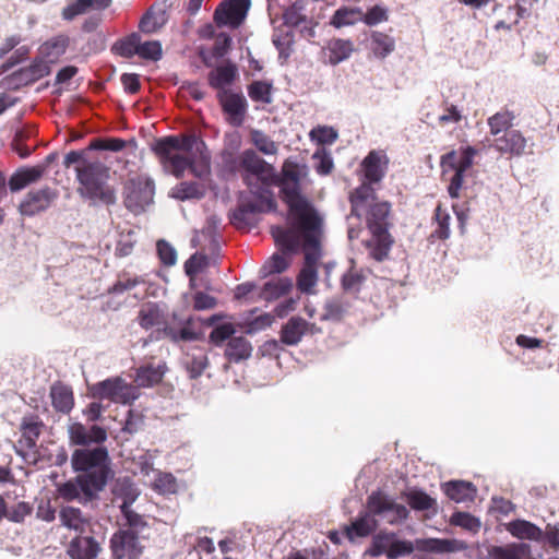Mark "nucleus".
<instances>
[{
    "label": "nucleus",
    "mask_w": 559,
    "mask_h": 559,
    "mask_svg": "<svg viewBox=\"0 0 559 559\" xmlns=\"http://www.w3.org/2000/svg\"><path fill=\"white\" fill-rule=\"evenodd\" d=\"M141 36L133 32L128 36L118 39L111 47V51L122 58L130 59L138 55V46Z\"/></svg>",
    "instance_id": "nucleus-44"
},
{
    "label": "nucleus",
    "mask_w": 559,
    "mask_h": 559,
    "mask_svg": "<svg viewBox=\"0 0 559 559\" xmlns=\"http://www.w3.org/2000/svg\"><path fill=\"white\" fill-rule=\"evenodd\" d=\"M466 544L457 539L428 538L423 540L421 548L429 552L444 554L456 552L466 549Z\"/></svg>",
    "instance_id": "nucleus-38"
},
{
    "label": "nucleus",
    "mask_w": 559,
    "mask_h": 559,
    "mask_svg": "<svg viewBox=\"0 0 559 559\" xmlns=\"http://www.w3.org/2000/svg\"><path fill=\"white\" fill-rule=\"evenodd\" d=\"M238 78V68L231 60H226L216 66L207 74L209 85L217 90V93L231 92L228 90Z\"/></svg>",
    "instance_id": "nucleus-18"
},
{
    "label": "nucleus",
    "mask_w": 559,
    "mask_h": 559,
    "mask_svg": "<svg viewBox=\"0 0 559 559\" xmlns=\"http://www.w3.org/2000/svg\"><path fill=\"white\" fill-rule=\"evenodd\" d=\"M91 395L94 399L109 400L114 403L131 405L140 397V390L126 382L121 377H111L90 386Z\"/></svg>",
    "instance_id": "nucleus-6"
},
{
    "label": "nucleus",
    "mask_w": 559,
    "mask_h": 559,
    "mask_svg": "<svg viewBox=\"0 0 559 559\" xmlns=\"http://www.w3.org/2000/svg\"><path fill=\"white\" fill-rule=\"evenodd\" d=\"M272 83L267 81H253L248 85V95L253 102L271 104Z\"/></svg>",
    "instance_id": "nucleus-51"
},
{
    "label": "nucleus",
    "mask_w": 559,
    "mask_h": 559,
    "mask_svg": "<svg viewBox=\"0 0 559 559\" xmlns=\"http://www.w3.org/2000/svg\"><path fill=\"white\" fill-rule=\"evenodd\" d=\"M378 527V520L372 518L368 509L365 512H360L355 521L350 525L345 526L344 533L349 540H354L358 537H367L373 533Z\"/></svg>",
    "instance_id": "nucleus-25"
},
{
    "label": "nucleus",
    "mask_w": 559,
    "mask_h": 559,
    "mask_svg": "<svg viewBox=\"0 0 559 559\" xmlns=\"http://www.w3.org/2000/svg\"><path fill=\"white\" fill-rule=\"evenodd\" d=\"M252 345L243 336H234L226 343L225 357L230 362H240L251 357Z\"/></svg>",
    "instance_id": "nucleus-33"
},
{
    "label": "nucleus",
    "mask_w": 559,
    "mask_h": 559,
    "mask_svg": "<svg viewBox=\"0 0 559 559\" xmlns=\"http://www.w3.org/2000/svg\"><path fill=\"white\" fill-rule=\"evenodd\" d=\"M205 193L204 185L197 181H182L173 189L171 197L180 201L201 200Z\"/></svg>",
    "instance_id": "nucleus-39"
},
{
    "label": "nucleus",
    "mask_w": 559,
    "mask_h": 559,
    "mask_svg": "<svg viewBox=\"0 0 559 559\" xmlns=\"http://www.w3.org/2000/svg\"><path fill=\"white\" fill-rule=\"evenodd\" d=\"M136 242L135 233L132 229L120 233L119 239L116 245L115 254L123 258L132 253L134 245Z\"/></svg>",
    "instance_id": "nucleus-63"
},
{
    "label": "nucleus",
    "mask_w": 559,
    "mask_h": 559,
    "mask_svg": "<svg viewBox=\"0 0 559 559\" xmlns=\"http://www.w3.org/2000/svg\"><path fill=\"white\" fill-rule=\"evenodd\" d=\"M320 227H321V218L317 214V278L319 277V269H321L322 280L325 282L326 286H332V283L336 280H341V273L336 271V263L333 261H324L323 252L321 248L320 241Z\"/></svg>",
    "instance_id": "nucleus-28"
},
{
    "label": "nucleus",
    "mask_w": 559,
    "mask_h": 559,
    "mask_svg": "<svg viewBox=\"0 0 559 559\" xmlns=\"http://www.w3.org/2000/svg\"><path fill=\"white\" fill-rule=\"evenodd\" d=\"M164 164L171 166L173 175L180 179L183 177L185 170L189 169L191 165V156H185L180 154L159 155Z\"/></svg>",
    "instance_id": "nucleus-55"
},
{
    "label": "nucleus",
    "mask_w": 559,
    "mask_h": 559,
    "mask_svg": "<svg viewBox=\"0 0 559 559\" xmlns=\"http://www.w3.org/2000/svg\"><path fill=\"white\" fill-rule=\"evenodd\" d=\"M507 531L519 539L540 542L543 531L534 523L526 520H514L506 525Z\"/></svg>",
    "instance_id": "nucleus-32"
},
{
    "label": "nucleus",
    "mask_w": 559,
    "mask_h": 559,
    "mask_svg": "<svg viewBox=\"0 0 559 559\" xmlns=\"http://www.w3.org/2000/svg\"><path fill=\"white\" fill-rule=\"evenodd\" d=\"M304 10H305L304 1L302 0L295 1L283 13L284 24L287 27L299 26L306 19V16L304 15Z\"/></svg>",
    "instance_id": "nucleus-58"
},
{
    "label": "nucleus",
    "mask_w": 559,
    "mask_h": 559,
    "mask_svg": "<svg viewBox=\"0 0 559 559\" xmlns=\"http://www.w3.org/2000/svg\"><path fill=\"white\" fill-rule=\"evenodd\" d=\"M367 509L372 518H379L388 524H396L407 519L409 512L405 506L396 503L394 499L378 490L367 498Z\"/></svg>",
    "instance_id": "nucleus-9"
},
{
    "label": "nucleus",
    "mask_w": 559,
    "mask_h": 559,
    "mask_svg": "<svg viewBox=\"0 0 559 559\" xmlns=\"http://www.w3.org/2000/svg\"><path fill=\"white\" fill-rule=\"evenodd\" d=\"M190 171L199 179H206L211 175V156L207 148L191 156Z\"/></svg>",
    "instance_id": "nucleus-49"
},
{
    "label": "nucleus",
    "mask_w": 559,
    "mask_h": 559,
    "mask_svg": "<svg viewBox=\"0 0 559 559\" xmlns=\"http://www.w3.org/2000/svg\"><path fill=\"white\" fill-rule=\"evenodd\" d=\"M531 547L524 543H510L504 546L490 545L487 547L488 559H526Z\"/></svg>",
    "instance_id": "nucleus-24"
},
{
    "label": "nucleus",
    "mask_w": 559,
    "mask_h": 559,
    "mask_svg": "<svg viewBox=\"0 0 559 559\" xmlns=\"http://www.w3.org/2000/svg\"><path fill=\"white\" fill-rule=\"evenodd\" d=\"M53 408L62 414H69L74 406L72 389L63 384H55L50 389Z\"/></svg>",
    "instance_id": "nucleus-37"
},
{
    "label": "nucleus",
    "mask_w": 559,
    "mask_h": 559,
    "mask_svg": "<svg viewBox=\"0 0 559 559\" xmlns=\"http://www.w3.org/2000/svg\"><path fill=\"white\" fill-rule=\"evenodd\" d=\"M166 372V366L165 365H157L154 366L153 364H147L144 366H141L135 371V378L134 381L139 388H152L156 384H158Z\"/></svg>",
    "instance_id": "nucleus-30"
},
{
    "label": "nucleus",
    "mask_w": 559,
    "mask_h": 559,
    "mask_svg": "<svg viewBox=\"0 0 559 559\" xmlns=\"http://www.w3.org/2000/svg\"><path fill=\"white\" fill-rule=\"evenodd\" d=\"M372 238L368 241L367 246L370 249V255L377 260H384L393 245V238L389 230L371 231Z\"/></svg>",
    "instance_id": "nucleus-34"
},
{
    "label": "nucleus",
    "mask_w": 559,
    "mask_h": 559,
    "mask_svg": "<svg viewBox=\"0 0 559 559\" xmlns=\"http://www.w3.org/2000/svg\"><path fill=\"white\" fill-rule=\"evenodd\" d=\"M264 212H267L265 204L258 200H248L241 192L239 204L229 213V221L237 229L248 228L254 225L250 216Z\"/></svg>",
    "instance_id": "nucleus-17"
},
{
    "label": "nucleus",
    "mask_w": 559,
    "mask_h": 559,
    "mask_svg": "<svg viewBox=\"0 0 559 559\" xmlns=\"http://www.w3.org/2000/svg\"><path fill=\"white\" fill-rule=\"evenodd\" d=\"M272 43L278 51V59L285 62L293 52L294 34L290 29L275 28Z\"/></svg>",
    "instance_id": "nucleus-41"
},
{
    "label": "nucleus",
    "mask_w": 559,
    "mask_h": 559,
    "mask_svg": "<svg viewBox=\"0 0 559 559\" xmlns=\"http://www.w3.org/2000/svg\"><path fill=\"white\" fill-rule=\"evenodd\" d=\"M100 550L98 542L92 536L74 537L68 547L71 559H96Z\"/></svg>",
    "instance_id": "nucleus-23"
},
{
    "label": "nucleus",
    "mask_w": 559,
    "mask_h": 559,
    "mask_svg": "<svg viewBox=\"0 0 559 559\" xmlns=\"http://www.w3.org/2000/svg\"><path fill=\"white\" fill-rule=\"evenodd\" d=\"M139 323L145 329L150 330L156 325H160L164 322V314L157 304H148L144 309L139 312Z\"/></svg>",
    "instance_id": "nucleus-47"
},
{
    "label": "nucleus",
    "mask_w": 559,
    "mask_h": 559,
    "mask_svg": "<svg viewBox=\"0 0 559 559\" xmlns=\"http://www.w3.org/2000/svg\"><path fill=\"white\" fill-rule=\"evenodd\" d=\"M57 198V190L48 186L29 190L19 205L20 213L24 216H35L49 209Z\"/></svg>",
    "instance_id": "nucleus-16"
},
{
    "label": "nucleus",
    "mask_w": 559,
    "mask_h": 559,
    "mask_svg": "<svg viewBox=\"0 0 559 559\" xmlns=\"http://www.w3.org/2000/svg\"><path fill=\"white\" fill-rule=\"evenodd\" d=\"M527 140L520 130L512 129L495 138L493 147L497 152L510 156H521L525 153Z\"/></svg>",
    "instance_id": "nucleus-20"
},
{
    "label": "nucleus",
    "mask_w": 559,
    "mask_h": 559,
    "mask_svg": "<svg viewBox=\"0 0 559 559\" xmlns=\"http://www.w3.org/2000/svg\"><path fill=\"white\" fill-rule=\"evenodd\" d=\"M126 147V141L120 138H94L87 150L120 152Z\"/></svg>",
    "instance_id": "nucleus-57"
},
{
    "label": "nucleus",
    "mask_w": 559,
    "mask_h": 559,
    "mask_svg": "<svg viewBox=\"0 0 559 559\" xmlns=\"http://www.w3.org/2000/svg\"><path fill=\"white\" fill-rule=\"evenodd\" d=\"M371 46L372 51L377 57L385 58L394 50L395 41L388 34L381 32H372Z\"/></svg>",
    "instance_id": "nucleus-50"
},
{
    "label": "nucleus",
    "mask_w": 559,
    "mask_h": 559,
    "mask_svg": "<svg viewBox=\"0 0 559 559\" xmlns=\"http://www.w3.org/2000/svg\"><path fill=\"white\" fill-rule=\"evenodd\" d=\"M207 366L209 359L203 353H199L198 355H187L185 359V367L190 379H198Z\"/></svg>",
    "instance_id": "nucleus-56"
},
{
    "label": "nucleus",
    "mask_w": 559,
    "mask_h": 559,
    "mask_svg": "<svg viewBox=\"0 0 559 559\" xmlns=\"http://www.w3.org/2000/svg\"><path fill=\"white\" fill-rule=\"evenodd\" d=\"M157 255L165 266H173L177 262L176 249L165 239H159L156 242Z\"/></svg>",
    "instance_id": "nucleus-64"
},
{
    "label": "nucleus",
    "mask_w": 559,
    "mask_h": 559,
    "mask_svg": "<svg viewBox=\"0 0 559 559\" xmlns=\"http://www.w3.org/2000/svg\"><path fill=\"white\" fill-rule=\"evenodd\" d=\"M477 150L473 146L461 148L460 155L456 151H451L441 156V166L445 169L460 170L466 173L474 164V157L477 155Z\"/></svg>",
    "instance_id": "nucleus-21"
},
{
    "label": "nucleus",
    "mask_w": 559,
    "mask_h": 559,
    "mask_svg": "<svg viewBox=\"0 0 559 559\" xmlns=\"http://www.w3.org/2000/svg\"><path fill=\"white\" fill-rule=\"evenodd\" d=\"M408 506L415 511H427L437 508V501L420 489H411L405 492Z\"/></svg>",
    "instance_id": "nucleus-46"
},
{
    "label": "nucleus",
    "mask_w": 559,
    "mask_h": 559,
    "mask_svg": "<svg viewBox=\"0 0 559 559\" xmlns=\"http://www.w3.org/2000/svg\"><path fill=\"white\" fill-rule=\"evenodd\" d=\"M242 168L243 174H253L266 179L272 175L271 165L261 158L253 150H245L240 158L235 157L233 154L227 153L223 155L224 174L234 176Z\"/></svg>",
    "instance_id": "nucleus-7"
},
{
    "label": "nucleus",
    "mask_w": 559,
    "mask_h": 559,
    "mask_svg": "<svg viewBox=\"0 0 559 559\" xmlns=\"http://www.w3.org/2000/svg\"><path fill=\"white\" fill-rule=\"evenodd\" d=\"M217 99L227 122L235 128L241 127L248 110V102L243 94L233 91L217 93Z\"/></svg>",
    "instance_id": "nucleus-15"
},
{
    "label": "nucleus",
    "mask_w": 559,
    "mask_h": 559,
    "mask_svg": "<svg viewBox=\"0 0 559 559\" xmlns=\"http://www.w3.org/2000/svg\"><path fill=\"white\" fill-rule=\"evenodd\" d=\"M206 148L205 142L195 133L185 134L182 136L168 135L155 141L152 150L157 155H169L173 151H180L193 156Z\"/></svg>",
    "instance_id": "nucleus-11"
},
{
    "label": "nucleus",
    "mask_w": 559,
    "mask_h": 559,
    "mask_svg": "<svg viewBox=\"0 0 559 559\" xmlns=\"http://www.w3.org/2000/svg\"><path fill=\"white\" fill-rule=\"evenodd\" d=\"M167 21L166 12L159 10L154 12L153 8L148 9L140 20L139 28L142 33L153 34L165 25Z\"/></svg>",
    "instance_id": "nucleus-45"
},
{
    "label": "nucleus",
    "mask_w": 559,
    "mask_h": 559,
    "mask_svg": "<svg viewBox=\"0 0 559 559\" xmlns=\"http://www.w3.org/2000/svg\"><path fill=\"white\" fill-rule=\"evenodd\" d=\"M272 175L266 179L253 174H242L243 183L250 189V193L265 204L267 212H275L277 203L274 198L271 186L278 187V195L282 202L286 205L287 212L285 215V226H273L271 234L275 239L277 228L292 229L294 224V215L297 225L304 224L302 219L314 218V204L302 193V179L307 176V169L294 162H285L282 166L281 173L277 174L273 166H271Z\"/></svg>",
    "instance_id": "nucleus-1"
},
{
    "label": "nucleus",
    "mask_w": 559,
    "mask_h": 559,
    "mask_svg": "<svg viewBox=\"0 0 559 559\" xmlns=\"http://www.w3.org/2000/svg\"><path fill=\"white\" fill-rule=\"evenodd\" d=\"M71 467L93 485L104 490L115 472L111 468V460L107 447L75 449L71 455Z\"/></svg>",
    "instance_id": "nucleus-4"
},
{
    "label": "nucleus",
    "mask_w": 559,
    "mask_h": 559,
    "mask_svg": "<svg viewBox=\"0 0 559 559\" xmlns=\"http://www.w3.org/2000/svg\"><path fill=\"white\" fill-rule=\"evenodd\" d=\"M329 60L332 64L347 59L354 50L353 43L345 39H332L328 45Z\"/></svg>",
    "instance_id": "nucleus-48"
},
{
    "label": "nucleus",
    "mask_w": 559,
    "mask_h": 559,
    "mask_svg": "<svg viewBox=\"0 0 559 559\" xmlns=\"http://www.w3.org/2000/svg\"><path fill=\"white\" fill-rule=\"evenodd\" d=\"M195 321V318L190 316L183 320L182 326L180 329H176L165 323L162 332L174 343L200 341L203 338V333L197 332L192 329V324Z\"/></svg>",
    "instance_id": "nucleus-26"
},
{
    "label": "nucleus",
    "mask_w": 559,
    "mask_h": 559,
    "mask_svg": "<svg viewBox=\"0 0 559 559\" xmlns=\"http://www.w3.org/2000/svg\"><path fill=\"white\" fill-rule=\"evenodd\" d=\"M450 523L474 533L478 532L481 526L480 521L476 516L461 511L454 512L451 515Z\"/></svg>",
    "instance_id": "nucleus-60"
},
{
    "label": "nucleus",
    "mask_w": 559,
    "mask_h": 559,
    "mask_svg": "<svg viewBox=\"0 0 559 559\" xmlns=\"http://www.w3.org/2000/svg\"><path fill=\"white\" fill-rule=\"evenodd\" d=\"M362 19V9L342 7L335 11L331 19V25L336 28L354 25Z\"/></svg>",
    "instance_id": "nucleus-42"
},
{
    "label": "nucleus",
    "mask_w": 559,
    "mask_h": 559,
    "mask_svg": "<svg viewBox=\"0 0 559 559\" xmlns=\"http://www.w3.org/2000/svg\"><path fill=\"white\" fill-rule=\"evenodd\" d=\"M235 333L236 328L231 322H223L212 329L209 335V342L214 346L219 347L225 342L233 338Z\"/></svg>",
    "instance_id": "nucleus-53"
},
{
    "label": "nucleus",
    "mask_w": 559,
    "mask_h": 559,
    "mask_svg": "<svg viewBox=\"0 0 559 559\" xmlns=\"http://www.w3.org/2000/svg\"><path fill=\"white\" fill-rule=\"evenodd\" d=\"M447 497L457 503L474 501L477 489L471 481L450 480L442 485Z\"/></svg>",
    "instance_id": "nucleus-29"
},
{
    "label": "nucleus",
    "mask_w": 559,
    "mask_h": 559,
    "mask_svg": "<svg viewBox=\"0 0 559 559\" xmlns=\"http://www.w3.org/2000/svg\"><path fill=\"white\" fill-rule=\"evenodd\" d=\"M163 48L158 40L139 41L138 55L144 60L157 61L162 58Z\"/></svg>",
    "instance_id": "nucleus-61"
},
{
    "label": "nucleus",
    "mask_w": 559,
    "mask_h": 559,
    "mask_svg": "<svg viewBox=\"0 0 559 559\" xmlns=\"http://www.w3.org/2000/svg\"><path fill=\"white\" fill-rule=\"evenodd\" d=\"M123 190L126 207L133 214H140L153 202L155 185L150 178H132L126 182Z\"/></svg>",
    "instance_id": "nucleus-10"
},
{
    "label": "nucleus",
    "mask_w": 559,
    "mask_h": 559,
    "mask_svg": "<svg viewBox=\"0 0 559 559\" xmlns=\"http://www.w3.org/2000/svg\"><path fill=\"white\" fill-rule=\"evenodd\" d=\"M443 112L439 116L438 122L440 126H448L450 123H459L463 119V110L459 106L450 103L448 99L442 103Z\"/></svg>",
    "instance_id": "nucleus-62"
},
{
    "label": "nucleus",
    "mask_w": 559,
    "mask_h": 559,
    "mask_svg": "<svg viewBox=\"0 0 559 559\" xmlns=\"http://www.w3.org/2000/svg\"><path fill=\"white\" fill-rule=\"evenodd\" d=\"M210 264V259L206 254L194 252L189 257V259L183 264V270L186 275L194 281V276L200 273L203 269L207 267Z\"/></svg>",
    "instance_id": "nucleus-54"
},
{
    "label": "nucleus",
    "mask_w": 559,
    "mask_h": 559,
    "mask_svg": "<svg viewBox=\"0 0 559 559\" xmlns=\"http://www.w3.org/2000/svg\"><path fill=\"white\" fill-rule=\"evenodd\" d=\"M76 180L80 185L78 192L91 205H112L116 203V193L108 183L110 169L99 160H92L85 166L74 167Z\"/></svg>",
    "instance_id": "nucleus-3"
},
{
    "label": "nucleus",
    "mask_w": 559,
    "mask_h": 559,
    "mask_svg": "<svg viewBox=\"0 0 559 559\" xmlns=\"http://www.w3.org/2000/svg\"><path fill=\"white\" fill-rule=\"evenodd\" d=\"M296 221L294 216L292 229L277 228L274 240L285 255L305 253V266L297 277V288L311 294L314 287V218L306 217L300 226Z\"/></svg>",
    "instance_id": "nucleus-2"
},
{
    "label": "nucleus",
    "mask_w": 559,
    "mask_h": 559,
    "mask_svg": "<svg viewBox=\"0 0 559 559\" xmlns=\"http://www.w3.org/2000/svg\"><path fill=\"white\" fill-rule=\"evenodd\" d=\"M293 288V281L289 277H278L277 280L267 281L263 284L260 298L265 301H273L282 296L287 295Z\"/></svg>",
    "instance_id": "nucleus-36"
},
{
    "label": "nucleus",
    "mask_w": 559,
    "mask_h": 559,
    "mask_svg": "<svg viewBox=\"0 0 559 559\" xmlns=\"http://www.w3.org/2000/svg\"><path fill=\"white\" fill-rule=\"evenodd\" d=\"M307 329V321L300 317H292L281 330V342L293 346L298 344Z\"/></svg>",
    "instance_id": "nucleus-35"
},
{
    "label": "nucleus",
    "mask_w": 559,
    "mask_h": 559,
    "mask_svg": "<svg viewBox=\"0 0 559 559\" xmlns=\"http://www.w3.org/2000/svg\"><path fill=\"white\" fill-rule=\"evenodd\" d=\"M43 426V421L38 419L36 416H25L21 423V431L23 438L25 439V444L28 449H33L36 447V441L40 436V428Z\"/></svg>",
    "instance_id": "nucleus-43"
},
{
    "label": "nucleus",
    "mask_w": 559,
    "mask_h": 559,
    "mask_svg": "<svg viewBox=\"0 0 559 559\" xmlns=\"http://www.w3.org/2000/svg\"><path fill=\"white\" fill-rule=\"evenodd\" d=\"M389 159L383 152L370 151L360 163V173L362 175L361 183L350 192L349 202L352 214L359 215L369 201H374V183L381 182L388 169Z\"/></svg>",
    "instance_id": "nucleus-5"
},
{
    "label": "nucleus",
    "mask_w": 559,
    "mask_h": 559,
    "mask_svg": "<svg viewBox=\"0 0 559 559\" xmlns=\"http://www.w3.org/2000/svg\"><path fill=\"white\" fill-rule=\"evenodd\" d=\"M365 211L367 212L366 222L370 231L389 230L391 225L389 222L391 204L389 202L369 201L367 206L357 216L359 217Z\"/></svg>",
    "instance_id": "nucleus-19"
},
{
    "label": "nucleus",
    "mask_w": 559,
    "mask_h": 559,
    "mask_svg": "<svg viewBox=\"0 0 559 559\" xmlns=\"http://www.w3.org/2000/svg\"><path fill=\"white\" fill-rule=\"evenodd\" d=\"M56 491L67 502L76 501L82 506H87L98 500L99 492L103 490L78 474L69 480L56 484Z\"/></svg>",
    "instance_id": "nucleus-8"
},
{
    "label": "nucleus",
    "mask_w": 559,
    "mask_h": 559,
    "mask_svg": "<svg viewBox=\"0 0 559 559\" xmlns=\"http://www.w3.org/2000/svg\"><path fill=\"white\" fill-rule=\"evenodd\" d=\"M251 0H224L214 11L217 26L238 28L247 17Z\"/></svg>",
    "instance_id": "nucleus-14"
},
{
    "label": "nucleus",
    "mask_w": 559,
    "mask_h": 559,
    "mask_svg": "<svg viewBox=\"0 0 559 559\" xmlns=\"http://www.w3.org/2000/svg\"><path fill=\"white\" fill-rule=\"evenodd\" d=\"M112 559H141L144 546L132 530H118L109 539Z\"/></svg>",
    "instance_id": "nucleus-13"
},
{
    "label": "nucleus",
    "mask_w": 559,
    "mask_h": 559,
    "mask_svg": "<svg viewBox=\"0 0 559 559\" xmlns=\"http://www.w3.org/2000/svg\"><path fill=\"white\" fill-rule=\"evenodd\" d=\"M59 519L63 526L75 531L81 530L85 523L82 511L70 506L61 508Z\"/></svg>",
    "instance_id": "nucleus-52"
},
{
    "label": "nucleus",
    "mask_w": 559,
    "mask_h": 559,
    "mask_svg": "<svg viewBox=\"0 0 559 559\" xmlns=\"http://www.w3.org/2000/svg\"><path fill=\"white\" fill-rule=\"evenodd\" d=\"M50 72L51 68L49 62L43 58L36 57L28 67L21 68L7 75L3 79L2 84L8 90L19 91L20 88L31 85L39 79L49 75Z\"/></svg>",
    "instance_id": "nucleus-12"
},
{
    "label": "nucleus",
    "mask_w": 559,
    "mask_h": 559,
    "mask_svg": "<svg viewBox=\"0 0 559 559\" xmlns=\"http://www.w3.org/2000/svg\"><path fill=\"white\" fill-rule=\"evenodd\" d=\"M364 275L350 266L347 272L342 273L341 275V284L345 292L348 293H357L360 290V287L364 283Z\"/></svg>",
    "instance_id": "nucleus-59"
},
{
    "label": "nucleus",
    "mask_w": 559,
    "mask_h": 559,
    "mask_svg": "<svg viewBox=\"0 0 559 559\" xmlns=\"http://www.w3.org/2000/svg\"><path fill=\"white\" fill-rule=\"evenodd\" d=\"M110 4L111 0H74L62 9L61 16L64 21H72L90 10L104 11Z\"/></svg>",
    "instance_id": "nucleus-27"
},
{
    "label": "nucleus",
    "mask_w": 559,
    "mask_h": 559,
    "mask_svg": "<svg viewBox=\"0 0 559 559\" xmlns=\"http://www.w3.org/2000/svg\"><path fill=\"white\" fill-rule=\"evenodd\" d=\"M514 119V112L509 109H502L496 112L487 120L490 134L497 138L499 134H503L512 130L511 128L513 126Z\"/></svg>",
    "instance_id": "nucleus-40"
},
{
    "label": "nucleus",
    "mask_w": 559,
    "mask_h": 559,
    "mask_svg": "<svg viewBox=\"0 0 559 559\" xmlns=\"http://www.w3.org/2000/svg\"><path fill=\"white\" fill-rule=\"evenodd\" d=\"M43 178V169L36 166H21L8 179V188L12 193H16L39 181Z\"/></svg>",
    "instance_id": "nucleus-22"
},
{
    "label": "nucleus",
    "mask_w": 559,
    "mask_h": 559,
    "mask_svg": "<svg viewBox=\"0 0 559 559\" xmlns=\"http://www.w3.org/2000/svg\"><path fill=\"white\" fill-rule=\"evenodd\" d=\"M70 45V37L64 34H59L43 43L39 47L40 57L49 59V63L58 60L68 49Z\"/></svg>",
    "instance_id": "nucleus-31"
}]
</instances>
